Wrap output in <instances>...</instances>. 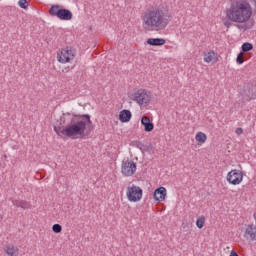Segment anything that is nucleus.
Masks as SVG:
<instances>
[{
  "label": "nucleus",
  "instance_id": "nucleus-1",
  "mask_svg": "<svg viewBox=\"0 0 256 256\" xmlns=\"http://www.w3.org/2000/svg\"><path fill=\"white\" fill-rule=\"evenodd\" d=\"M88 127L93 125V121H91V115L83 114L79 115L78 118H72L70 123L66 126H54V131L61 137V139H75V137H79V139H85V130Z\"/></svg>",
  "mask_w": 256,
  "mask_h": 256
},
{
  "label": "nucleus",
  "instance_id": "nucleus-2",
  "mask_svg": "<svg viewBox=\"0 0 256 256\" xmlns=\"http://www.w3.org/2000/svg\"><path fill=\"white\" fill-rule=\"evenodd\" d=\"M256 13V0H234L226 11V17L233 23H247Z\"/></svg>",
  "mask_w": 256,
  "mask_h": 256
},
{
  "label": "nucleus",
  "instance_id": "nucleus-3",
  "mask_svg": "<svg viewBox=\"0 0 256 256\" xmlns=\"http://www.w3.org/2000/svg\"><path fill=\"white\" fill-rule=\"evenodd\" d=\"M170 21L171 16L165 15L163 10H151L143 16V27L146 31H153V29L159 31L165 29Z\"/></svg>",
  "mask_w": 256,
  "mask_h": 256
},
{
  "label": "nucleus",
  "instance_id": "nucleus-4",
  "mask_svg": "<svg viewBox=\"0 0 256 256\" xmlns=\"http://www.w3.org/2000/svg\"><path fill=\"white\" fill-rule=\"evenodd\" d=\"M49 13L52 17H57L61 21H71L73 19V13L71 10L61 8V5H52L49 9Z\"/></svg>",
  "mask_w": 256,
  "mask_h": 256
},
{
  "label": "nucleus",
  "instance_id": "nucleus-5",
  "mask_svg": "<svg viewBox=\"0 0 256 256\" xmlns=\"http://www.w3.org/2000/svg\"><path fill=\"white\" fill-rule=\"evenodd\" d=\"M126 196L130 203H137L143 199V189L136 185L128 186Z\"/></svg>",
  "mask_w": 256,
  "mask_h": 256
},
{
  "label": "nucleus",
  "instance_id": "nucleus-6",
  "mask_svg": "<svg viewBox=\"0 0 256 256\" xmlns=\"http://www.w3.org/2000/svg\"><path fill=\"white\" fill-rule=\"evenodd\" d=\"M242 97L244 101H251V99H256V83H245L242 92Z\"/></svg>",
  "mask_w": 256,
  "mask_h": 256
},
{
  "label": "nucleus",
  "instance_id": "nucleus-7",
  "mask_svg": "<svg viewBox=\"0 0 256 256\" xmlns=\"http://www.w3.org/2000/svg\"><path fill=\"white\" fill-rule=\"evenodd\" d=\"M134 101L143 107H147L151 103V95H149L145 90L140 89L134 93Z\"/></svg>",
  "mask_w": 256,
  "mask_h": 256
},
{
  "label": "nucleus",
  "instance_id": "nucleus-8",
  "mask_svg": "<svg viewBox=\"0 0 256 256\" xmlns=\"http://www.w3.org/2000/svg\"><path fill=\"white\" fill-rule=\"evenodd\" d=\"M135 171H137V164L133 161L123 160L121 173L124 174L125 177H131L135 175Z\"/></svg>",
  "mask_w": 256,
  "mask_h": 256
},
{
  "label": "nucleus",
  "instance_id": "nucleus-9",
  "mask_svg": "<svg viewBox=\"0 0 256 256\" xmlns=\"http://www.w3.org/2000/svg\"><path fill=\"white\" fill-rule=\"evenodd\" d=\"M57 59L59 63H69L70 61H73L75 59V52H73V50L69 48L62 49L57 54Z\"/></svg>",
  "mask_w": 256,
  "mask_h": 256
},
{
  "label": "nucleus",
  "instance_id": "nucleus-10",
  "mask_svg": "<svg viewBox=\"0 0 256 256\" xmlns=\"http://www.w3.org/2000/svg\"><path fill=\"white\" fill-rule=\"evenodd\" d=\"M227 181L231 185H239L243 181V172L234 169L227 174Z\"/></svg>",
  "mask_w": 256,
  "mask_h": 256
},
{
  "label": "nucleus",
  "instance_id": "nucleus-11",
  "mask_svg": "<svg viewBox=\"0 0 256 256\" xmlns=\"http://www.w3.org/2000/svg\"><path fill=\"white\" fill-rule=\"evenodd\" d=\"M153 197L155 201H163L167 197V189L160 186L154 191Z\"/></svg>",
  "mask_w": 256,
  "mask_h": 256
},
{
  "label": "nucleus",
  "instance_id": "nucleus-12",
  "mask_svg": "<svg viewBox=\"0 0 256 256\" xmlns=\"http://www.w3.org/2000/svg\"><path fill=\"white\" fill-rule=\"evenodd\" d=\"M141 123L144 127V131H146V133H151V131H153V129H155V125L153 124V122H151V119H149V117L147 116H143L141 118Z\"/></svg>",
  "mask_w": 256,
  "mask_h": 256
},
{
  "label": "nucleus",
  "instance_id": "nucleus-13",
  "mask_svg": "<svg viewBox=\"0 0 256 256\" xmlns=\"http://www.w3.org/2000/svg\"><path fill=\"white\" fill-rule=\"evenodd\" d=\"M244 237L246 239H251V241H255L256 239V226L253 224H249L246 228Z\"/></svg>",
  "mask_w": 256,
  "mask_h": 256
},
{
  "label": "nucleus",
  "instance_id": "nucleus-14",
  "mask_svg": "<svg viewBox=\"0 0 256 256\" xmlns=\"http://www.w3.org/2000/svg\"><path fill=\"white\" fill-rule=\"evenodd\" d=\"M131 117V111L124 109L119 114V121H121V123H129V121H131Z\"/></svg>",
  "mask_w": 256,
  "mask_h": 256
},
{
  "label": "nucleus",
  "instance_id": "nucleus-15",
  "mask_svg": "<svg viewBox=\"0 0 256 256\" xmlns=\"http://www.w3.org/2000/svg\"><path fill=\"white\" fill-rule=\"evenodd\" d=\"M166 41L163 38H149L147 39V44L152 47H161L165 45Z\"/></svg>",
  "mask_w": 256,
  "mask_h": 256
},
{
  "label": "nucleus",
  "instance_id": "nucleus-16",
  "mask_svg": "<svg viewBox=\"0 0 256 256\" xmlns=\"http://www.w3.org/2000/svg\"><path fill=\"white\" fill-rule=\"evenodd\" d=\"M4 251L8 256H17L19 255V248L13 246L12 244H6Z\"/></svg>",
  "mask_w": 256,
  "mask_h": 256
},
{
  "label": "nucleus",
  "instance_id": "nucleus-17",
  "mask_svg": "<svg viewBox=\"0 0 256 256\" xmlns=\"http://www.w3.org/2000/svg\"><path fill=\"white\" fill-rule=\"evenodd\" d=\"M14 207H20L21 209H31V204L25 200H12Z\"/></svg>",
  "mask_w": 256,
  "mask_h": 256
},
{
  "label": "nucleus",
  "instance_id": "nucleus-18",
  "mask_svg": "<svg viewBox=\"0 0 256 256\" xmlns=\"http://www.w3.org/2000/svg\"><path fill=\"white\" fill-rule=\"evenodd\" d=\"M196 141L198 143H205V141H207V134L203 133V132H198L196 134V137H195Z\"/></svg>",
  "mask_w": 256,
  "mask_h": 256
},
{
  "label": "nucleus",
  "instance_id": "nucleus-19",
  "mask_svg": "<svg viewBox=\"0 0 256 256\" xmlns=\"http://www.w3.org/2000/svg\"><path fill=\"white\" fill-rule=\"evenodd\" d=\"M245 61H247V56H245L244 52H240L237 55L236 63H238V65H243V63H245Z\"/></svg>",
  "mask_w": 256,
  "mask_h": 256
},
{
  "label": "nucleus",
  "instance_id": "nucleus-20",
  "mask_svg": "<svg viewBox=\"0 0 256 256\" xmlns=\"http://www.w3.org/2000/svg\"><path fill=\"white\" fill-rule=\"evenodd\" d=\"M241 52L242 53H247L249 51H253V44L249 43V42H245L242 44V47H241Z\"/></svg>",
  "mask_w": 256,
  "mask_h": 256
},
{
  "label": "nucleus",
  "instance_id": "nucleus-21",
  "mask_svg": "<svg viewBox=\"0 0 256 256\" xmlns=\"http://www.w3.org/2000/svg\"><path fill=\"white\" fill-rule=\"evenodd\" d=\"M213 59H215V52L210 51V52L204 54V61L206 63H211V61H213Z\"/></svg>",
  "mask_w": 256,
  "mask_h": 256
},
{
  "label": "nucleus",
  "instance_id": "nucleus-22",
  "mask_svg": "<svg viewBox=\"0 0 256 256\" xmlns=\"http://www.w3.org/2000/svg\"><path fill=\"white\" fill-rule=\"evenodd\" d=\"M196 227H198V229H203V227H205V216H202L196 220Z\"/></svg>",
  "mask_w": 256,
  "mask_h": 256
},
{
  "label": "nucleus",
  "instance_id": "nucleus-23",
  "mask_svg": "<svg viewBox=\"0 0 256 256\" xmlns=\"http://www.w3.org/2000/svg\"><path fill=\"white\" fill-rule=\"evenodd\" d=\"M18 5L21 9H27L29 7V2L27 0H19Z\"/></svg>",
  "mask_w": 256,
  "mask_h": 256
},
{
  "label": "nucleus",
  "instance_id": "nucleus-24",
  "mask_svg": "<svg viewBox=\"0 0 256 256\" xmlns=\"http://www.w3.org/2000/svg\"><path fill=\"white\" fill-rule=\"evenodd\" d=\"M52 231L54 233H61L63 231V226H61L60 224H54L52 226Z\"/></svg>",
  "mask_w": 256,
  "mask_h": 256
},
{
  "label": "nucleus",
  "instance_id": "nucleus-25",
  "mask_svg": "<svg viewBox=\"0 0 256 256\" xmlns=\"http://www.w3.org/2000/svg\"><path fill=\"white\" fill-rule=\"evenodd\" d=\"M223 23L225 25V27H227V29H229V27H231L233 25V21L228 19V20H223Z\"/></svg>",
  "mask_w": 256,
  "mask_h": 256
},
{
  "label": "nucleus",
  "instance_id": "nucleus-26",
  "mask_svg": "<svg viewBox=\"0 0 256 256\" xmlns=\"http://www.w3.org/2000/svg\"><path fill=\"white\" fill-rule=\"evenodd\" d=\"M136 147H137V149H140V151H143L144 145L138 141V142H136Z\"/></svg>",
  "mask_w": 256,
  "mask_h": 256
},
{
  "label": "nucleus",
  "instance_id": "nucleus-27",
  "mask_svg": "<svg viewBox=\"0 0 256 256\" xmlns=\"http://www.w3.org/2000/svg\"><path fill=\"white\" fill-rule=\"evenodd\" d=\"M235 133L241 135L243 133V128H236Z\"/></svg>",
  "mask_w": 256,
  "mask_h": 256
}]
</instances>
